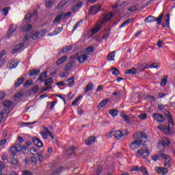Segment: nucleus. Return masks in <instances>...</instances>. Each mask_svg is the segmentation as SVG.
Masks as SVG:
<instances>
[{"instance_id":"obj_1","label":"nucleus","mask_w":175,"mask_h":175,"mask_svg":"<svg viewBox=\"0 0 175 175\" xmlns=\"http://www.w3.org/2000/svg\"><path fill=\"white\" fill-rule=\"evenodd\" d=\"M137 137L140 139L135 140L130 144V148L133 150V151L137 150V148L142 146L143 144V140H145L144 142L147 141V135L143 132H141L139 134H138Z\"/></svg>"},{"instance_id":"obj_2","label":"nucleus","mask_w":175,"mask_h":175,"mask_svg":"<svg viewBox=\"0 0 175 175\" xmlns=\"http://www.w3.org/2000/svg\"><path fill=\"white\" fill-rule=\"evenodd\" d=\"M163 12H162L159 17H155L152 16H149L146 18H145L144 21L145 23H154V21L157 22V25H161L162 24V18H163Z\"/></svg>"},{"instance_id":"obj_3","label":"nucleus","mask_w":175,"mask_h":175,"mask_svg":"<svg viewBox=\"0 0 175 175\" xmlns=\"http://www.w3.org/2000/svg\"><path fill=\"white\" fill-rule=\"evenodd\" d=\"M137 155L142 157L144 159H146L148 157H150V151L148 150L147 146H146V144L143 145L142 149L137 151Z\"/></svg>"},{"instance_id":"obj_4","label":"nucleus","mask_w":175,"mask_h":175,"mask_svg":"<svg viewBox=\"0 0 175 175\" xmlns=\"http://www.w3.org/2000/svg\"><path fill=\"white\" fill-rule=\"evenodd\" d=\"M152 117H153L154 120L155 121H157V122H165L166 121V118H165V116L161 113H152Z\"/></svg>"},{"instance_id":"obj_5","label":"nucleus","mask_w":175,"mask_h":175,"mask_svg":"<svg viewBox=\"0 0 175 175\" xmlns=\"http://www.w3.org/2000/svg\"><path fill=\"white\" fill-rule=\"evenodd\" d=\"M32 142L36 147H38V148H42L43 147V142L39 138L37 137H32Z\"/></svg>"},{"instance_id":"obj_6","label":"nucleus","mask_w":175,"mask_h":175,"mask_svg":"<svg viewBox=\"0 0 175 175\" xmlns=\"http://www.w3.org/2000/svg\"><path fill=\"white\" fill-rule=\"evenodd\" d=\"M16 29H17V26L15 25H12L8 31L7 38L8 39H10V38H12V35H13V33L16 32Z\"/></svg>"},{"instance_id":"obj_7","label":"nucleus","mask_w":175,"mask_h":175,"mask_svg":"<svg viewBox=\"0 0 175 175\" xmlns=\"http://www.w3.org/2000/svg\"><path fill=\"white\" fill-rule=\"evenodd\" d=\"M95 142H96V137L95 136L89 137L85 140L87 146H92V144H95Z\"/></svg>"},{"instance_id":"obj_8","label":"nucleus","mask_w":175,"mask_h":175,"mask_svg":"<svg viewBox=\"0 0 175 175\" xmlns=\"http://www.w3.org/2000/svg\"><path fill=\"white\" fill-rule=\"evenodd\" d=\"M158 128L160 131H164V132L168 135H173L174 133V132L170 131V126L167 127H166V126H159Z\"/></svg>"},{"instance_id":"obj_9","label":"nucleus","mask_w":175,"mask_h":175,"mask_svg":"<svg viewBox=\"0 0 175 175\" xmlns=\"http://www.w3.org/2000/svg\"><path fill=\"white\" fill-rule=\"evenodd\" d=\"M155 170L158 174H167L169 170L166 167H157L155 168Z\"/></svg>"},{"instance_id":"obj_10","label":"nucleus","mask_w":175,"mask_h":175,"mask_svg":"<svg viewBox=\"0 0 175 175\" xmlns=\"http://www.w3.org/2000/svg\"><path fill=\"white\" fill-rule=\"evenodd\" d=\"M101 6H91L90 8L89 9V12L90 14H95V13H98L100 10Z\"/></svg>"},{"instance_id":"obj_11","label":"nucleus","mask_w":175,"mask_h":175,"mask_svg":"<svg viewBox=\"0 0 175 175\" xmlns=\"http://www.w3.org/2000/svg\"><path fill=\"white\" fill-rule=\"evenodd\" d=\"M165 116L167 117V120H168L169 125H174V123L173 122V116L170 115V112L169 111H165Z\"/></svg>"},{"instance_id":"obj_12","label":"nucleus","mask_w":175,"mask_h":175,"mask_svg":"<svg viewBox=\"0 0 175 175\" xmlns=\"http://www.w3.org/2000/svg\"><path fill=\"white\" fill-rule=\"evenodd\" d=\"M17 151H20L19 149H17V148L14 147V146H12L10 148V155L11 157V158H14V157H16V154H17Z\"/></svg>"},{"instance_id":"obj_13","label":"nucleus","mask_w":175,"mask_h":175,"mask_svg":"<svg viewBox=\"0 0 175 175\" xmlns=\"http://www.w3.org/2000/svg\"><path fill=\"white\" fill-rule=\"evenodd\" d=\"M88 59V56L86 54H82L77 57V61H79V64H83V62H85Z\"/></svg>"},{"instance_id":"obj_14","label":"nucleus","mask_w":175,"mask_h":175,"mask_svg":"<svg viewBox=\"0 0 175 175\" xmlns=\"http://www.w3.org/2000/svg\"><path fill=\"white\" fill-rule=\"evenodd\" d=\"M113 136L116 140H121L122 136H124V133L121 131H117L113 133Z\"/></svg>"},{"instance_id":"obj_15","label":"nucleus","mask_w":175,"mask_h":175,"mask_svg":"<svg viewBox=\"0 0 175 175\" xmlns=\"http://www.w3.org/2000/svg\"><path fill=\"white\" fill-rule=\"evenodd\" d=\"M73 66H75V62H70L67 63V64L66 65V66L64 68L65 72L72 70V69L73 68Z\"/></svg>"},{"instance_id":"obj_16","label":"nucleus","mask_w":175,"mask_h":175,"mask_svg":"<svg viewBox=\"0 0 175 175\" xmlns=\"http://www.w3.org/2000/svg\"><path fill=\"white\" fill-rule=\"evenodd\" d=\"M18 64H20V62L18 60L12 59L11 60V62L10 63V68L14 69V68H17V65H18Z\"/></svg>"},{"instance_id":"obj_17","label":"nucleus","mask_w":175,"mask_h":175,"mask_svg":"<svg viewBox=\"0 0 175 175\" xmlns=\"http://www.w3.org/2000/svg\"><path fill=\"white\" fill-rule=\"evenodd\" d=\"M170 14H167L165 15V23H163L162 27L163 28H166V27H168L170 24Z\"/></svg>"},{"instance_id":"obj_18","label":"nucleus","mask_w":175,"mask_h":175,"mask_svg":"<svg viewBox=\"0 0 175 175\" xmlns=\"http://www.w3.org/2000/svg\"><path fill=\"white\" fill-rule=\"evenodd\" d=\"M39 73H40V70L33 69L29 71V76L32 77V76H37Z\"/></svg>"},{"instance_id":"obj_19","label":"nucleus","mask_w":175,"mask_h":175,"mask_svg":"<svg viewBox=\"0 0 175 175\" xmlns=\"http://www.w3.org/2000/svg\"><path fill=\"white\" fill-rule=\"evenodd\" d=\"M25 81V79L24 77L18 79V80L14 83L15 87H20L21 84L24 83Z\"/></svg>"},{"instance_id":"obj_20","label":"nucleus","mask_w":175,"mask_h":175,"mask_svg":"<svg viewBox=\"0 0 175 175\" xmlns=\"http://www.w3.org/2000/svg\"><path fill=\"white\" fill-rule=\"evenodd\" d=\"M46 77H47V72H42V73H41L40 75H39V77H38V81H42V82H43V81H44V79H46Z\"/></svg>"},{"instance_id":"obj_21","label":"nucleus","mask_w":175,"mask_h":175,"mask_svg":"<svg viewBox=\"0 0 175 175\" xmlns=\"http://www.w3.org/2000/svg\"><path fill=\"white\" fill-rule=\"evenodd\" d=\"M66 82L68 83V87H73L75 85V77L66 79Z\"/></svg>"},{"instance_id":"obj_22","label":"nucleus","mask_w":175,"mask_h":175,"mask_svg":"<svg viewBox=\"0 0 175 175\" xmlns=\"http://www.w3.org/2000/svg\"><path fill=\"white\" fill-rule=\"evenodd\" d=\"M102 28V23L97 25L92 30V35H95V33H98V31Z\"/></svg>"},{"instance_id":"obj_23","label":"nucleus","mask_w":175,"mask_h":175,"mask_svg":"<svg viewBox=\"0 0 175 175\" xmlns=\"http://www.w3.org/2000/svg\"><path fill=\"white\" fill-rule=\"evenodd\" d=\"M66 59H68L67 56H64V57H61L60 59H59L57 60L56 65H57V66H59V65H62V64H64V62H65V61H66Z\"/></svg>"},{"instance_id":"obj_24","label":"nucleus","mask_w":175,"mask_h":175,"mask_svg":"<svg viewBox=\"0 0 175 175\" xmlns=\"http://www.w3.org/2000/svg\"><path fill=\"white\" fill-rule=\"evenodd\" d=\"M167 75L161 77V87H165L166 85V83H167Z\"/></svg>"},{"instance_id":"obj_25","label":"nucleus","mask_w":175,"mask_h":175,"mask_svg":"<svg viewBox=\"0 0 175 175\" xmlns=\"http://www.w3.org/2000/svg\"><path fill=\"white\" fill-rule=\"evenodd\" d=\"M64 170V167H59L58 168H56L53 172L52 173L53 175H59L61 174L62 172V170Z\"/></svg>"},{"instance_id":"obj_26","label":"nucleus","mask_w":175,"mask_h":175,"mask_svg":"<svg viewBox=\"0 0 175 175\" xmlns=\"http://www.w3.org/2000/svg\"><path fill=\"white\" fill-rule=\"evenodd\" d=\"M55 3V0H46L45 6L46 8H51Z\"/></svg>"},{"instance_id":"obj_27","label":"nucleus","mask_w":175,"mask_h":175,"mask_svg":"<svg viewBox=\"0 0 175 175\" xmlns=\"http://www.w3.org/2000/svg\"><path fill=\"white\" fill-rule=\"evenodd\" d=\"M72 49H73V46L69 45L66 46L65 48H63L62 52L63 53V54H66V53H69V51H70Z\"/></svg>"},{"instance_id":"obj_28","label":"nucleus","mask_w":175,"mask_h":175,"mask_svg":"<svg viewBox=\"0 0 175 175\" xmlns=\"http://www.w3.org/2000/svg\"><path fill=\"white\" fill-rule=\"evenodd\" d=\"M93 88H94V83H88L85 90V93L87 94L88 92H90V91H92Z\"/></svg>"},{"instance_id":"obj_29","label":"nucleus","mask_w":175,"mask_h":175,"mask_svg":"<svg viewBox=\"0 0 175 175\" xmlns=\"http://www.w3.org/2000/svg\"><path fill=\"white\" fill-rule=\"evenodd\" d=\"M114 57H116V51L111 52L108 54L107 58L108 61H114Z\"/></svg>"},{"instance_id":"obj_30","label":"nucleus","mask_w":175,"mask_h":175,"mask_svg":"<svg viewBox=\"0 0 175 175\" xmlns=\"http://www.w3.org/2000/svg\"><path fill=\"white\" fill-rule=\"evenodd\" d=\"M137 70L135 68L127 69L125 70V75H136Z\"/></svg>"},{"instance_id":"obj_31","label":"nucleus","mask_w":175,"mask_h":175,"mask_svg":"<svg viewBox=\"0 0 175 175\" xmlns=\"http://www.w3.org/2000/svg\"><path fill=\"white\" fill-rule=\"evenodd\" d=\"M9 10H10V7H5L3 9L1 10V13L3 16H6L9 14Z\"/></svg>"},{"instance_id":"obj_32","label":"nucleus","mask_w":175,"mask_h":175,"mask_svg":"<svg viewBox=\"0 0 175 175\" xmlns=\"http://www.w3.org/2000/svg\"><path fill=\"white\" fill-rule=\"evenodd\" d=\"M24 47V43H20L17 44L13 49V53H17L18 50H21V49H23Z\"/></svg>"},{"instance_id":"obj_33","label":"nucleus","mask_w":175,"mask_h":175,"mask_svg":"<svg viewBox=\"0 0 175 175\" xmlns=\"http://www.w3.org/2000/svg\"><path fill=\"white\" fill-rule=\"evenodd\" d=\"M163 159H165V162H170V156L161 153L159 154Z\"/></svg>"},{"instance_id":"obj_34","label":"nucleus","mask_w":175,"mask_h":175,"mask_svg":"<svg viewBox=\"0 0 175 175\" xmlns=\"http://www.w3.org/2000/svg\"><path fill=\"white\" fill-rule=\"evenodd\" d=\"M161 144L163 146V147H167L169 146V144H170V141L167 139V138H164L162 140Z\"/></svg>"},{"instance_id":"obj_35","label":"nucleus","mask_w":175,"mask_h":175,"mask_svg":"<svg viewBox=\"0 0 175 175\" xmlns=\"http://www.w3.org/2000/svg\"><path fill=\"white\" fill-rule=\"evenodd\" d=\"M108 103H109V99L103 100L98 104V107H99L100 109H102V107H103V106H106V105H107Z\"/></svg>"},{"instance_id":"obj_36","label":"nucleus","mask_w":175,"mask_h":175,"mask_svg":"<svg viewBox=\"0 0 175 175\" xmlns=\"http://www.w3.org/2000/svg\"><path fill=\"white\" fill-rule=\"evenodd\" d=\"M132 21H133V18H129L128 20H126V21H124L120 27V28H122L124 27H126V25H128V24H131V23H132Z\"/></svg>"},{"instance_id":"obj_37","label":"nucleus","mask_w":175,"mask_h":175,"mask_svg":"<svg viewBox=\"0 0 175 175\" xmlns=\"http://www.w3.org/2000/svg\"><path fill=\"white\" fill-rule=\"evenodd\" d=\"M111 70L112 71V75H114L115 76H120V75H121V73H120V70L116 68L113 67L111 68Z\"/></svg>"},{"instance_id":"obj_38","label":"nucleus","mask_w":175,"mask_h":175,"mask_svg":"<svg viewBox=\"0 0 175 175\" xmlns=\"http://www.w3.org/2000/svg\"><path fill=\"white\" fill-rule=\"evenodd\" d=\"M68 2H69V0H62L60 2V3H59L57 5L58 9H61V8L65 6Z\"/></svg>"},{"instance_id":"obj_39","label":"nucleus","mask_w":175,"mask_h":175,"mask_svg":"<svg viewBox=\"0 0 175 175\" xmlns=\"http://www.w3.org/2000/svg\"><path fill=\"white\" fill-rule=\"evenodd\" d=\"M113 16H114V14L111 12L107 14L104 16V20L105 21H109V20H110Z\"/></svg>"},{"instance_id":"obj_40","label":"nucleus","mask_w":175,"mask_h":175,"mask_svg":"<svg viewBox=\"0 0 175 175\" xmlns=\"http://www.w3.org/2000/svg\"><path fill=\"white\" fill-rule=\"evenodd\" d=\"M83 6V3H79L72 8V11L77 12L80 8Z\"/></svg>"},{"instance_id":"obj_41","label":"nucleus","mask_w":175,"mask_h":175,"mask_svg":"<svg viewBox=\"0 0 175 175\" xmlns=\"http://www.w3.org/2000/svg\"><path fill=\"white\" fill-rule=\"evenodd\" d=\"M82 98H83V96H79L77 97L75 99V100L72 103L71 105L76 106V105H77V103L79 102V100H80Z\"/></svg>"},{"instance_id":"obj_42","label":"nucleus","mask_w":175,"mask_h":175,"mask_svg":"<svg viewBox=\"0 0 175 175\" xmlns=\"http://www.w3.org/2000/svg\"><path fill=\"white\" fill-rule=\"evenodd\" d=\"M109 114H111V116H112L113 117H117V116L118 115V111H117L116 109H111L109 111Z\"/></svg>"},{"instance_id":"obj_43","label":"nucleus","mask_w":175,"mask_h":175,"mask_svg":"<svg viewBox=\"0 0 175 175\" xmlns=\"http://www.w3.org/2000/svg\"><path fill=\"white\" fill-rule=\"evenodd\" d=\"M30 29H32L31 25H26L24 27H23V31H25V32H28V31H30Z\"/></svg>"},{"instance_id":"obj_44","label":"nucleus","mask_w":175,"mask_h":175,"mask_svg":"<svg viewBox=\"0 0 175 175\" xmlns=\"http://www.w3.org/2000/svg\"><path fill=\"white\" fill-rule=\"evenodd\" d=\"M3 105L5 107H10V106L13 105V101L8 100L3 103Z\"/></svg>"},{"instance_id":"obj_45","label":"nucleus","mask_w":175,"mask_h":175,"mask_svg":"<svg viewBox=\"0 0 175 175\" xmlns=\"http://www.w3.org/2000/svg\"><path fill=\"white\" fill-rule=\"evenodd\" d=\"M85 50H86L87 55H90V53H93L94 52V46H90L88 49H86Z\"/></svg>"},{"instance_id":"obj_46","label":"nucleus","mask_w":175,"mask_h":175,"mask_svg":"<svg viewBox=\"0 0 175 175\" xmlns=\"http://www.w3.org/2000/svg\"><path fill=\"white\" fill-rule=\"evenodd\" d=\"M140 170H141L142 173H143L144 175H150L148 174V171H147V170L146 169V167L144 166H142L140 167Z\"/></svg>"},{"instance_id":"obj_47","label":"nucleus","mask_w":175,"mask_h":175,"mask_svg":"<svg viewBox=\"0 0 175 175\" xmlns=\"http://www.w3.org/2000/svg\"><path fill=\"white\" fill-rule=\"evenodd\" d=\"M32 17V15L31 14V13L27 14L25 17V21L26 23H29V21H31V18Z\"/></svg>"},{"instance_id":"obj_48","label":"nucleus","mask_w":175,"mask_h":175,"mask_svg":"<svg viewBox=\"0 0 175 175\" xmlns=\"http://www.w3.org/2000/svg\"><path fill=\"white\" fill-rule=\"evenodd\" d=\"M53 78H49L44 81V85H50V84H53Z\"/></svg>"},{"instance_id":"obj_49","label":"nucleus","mask_w":175,"mask_h":175,"mask_svg":"<svg viewBox=\"0 0 175 175\" xmlns=\"http://www.w3.org/2000/svg\"><path fill=\"white\" fill-rule=\"evenodd\" d=\"M19 150H20V151H22L24 153L28 152V151H29V149L28 148V146H24L22 148H20Z\"/></svg>"},{"instance_id":"obj_50","label":"nucleus","mask_w":175,"mask_h":175,"mask_svg":"<svg viewBox=\"0 0 175 175\" xmlns=\"http://www.w3.org/2000/svg\"><path fill=\"white\" fill-rule=\"evenodd\" d=\"M64 29V27H59L54 30V35H58V33H60L62 32V30Z\"/></svg>"},{"instance_id":"obj_51","label":"nucleus","mask_w":175,"mask_h":175,"mask_svg":"<svg viewBox=\"0 0 175 175\" xmlns=\"http://www.w3.org/2000/svg\"><path fill=\"white\" fill-rule=\"evenodd\" d=\"M61 18H62V15H58L53 21V23H59L61 21Z\"/></svg>"},{"instance_id":"obj_52","label":"nucleus","mask_w":175,"mask_h":175,"mask_svg":"<svg viewBox=\"0 0 175 175\" xmlns=\"http://www.w3.org/2000/svg\"><path fill=\"white\" fill-rule=\"evenodd\" d=\"M39 38V32H36L35 33H33L31 36V39H33V40H38Z\"/></svg>"},{"instance_id":"obj_53","label":"nucleus","mask_w":175,"mask_h":175,"mask_svg":"<svg viewBox=\"0 0 175 175\" xmlns=\"http://www.w3.org/2000/svg\"><path fill=\"white\" fill-rule=\"evenodd\" d=\"M32 92H33L34 94H36V92H38L39 91V86L38 85H35L31 89Z\"/></svg>"},{"instance_id":"obj_54","label":"nucleus","mask_w":175,"mask_h":175,"mask_svg":"<svg viewBox=\"0 0 175 175\" xmlns=\"http://www.w3.org/2000/svg\"><path fill=\"white\" fill-rule=\"evenodd\" d=\"M147 68H148V66L147 64H146L145 66L142 64L139 66V70H144V69H147Z\"/></svg>"},{"instance_id":"obj_55","label":"nucleus","mask_w":175,"mask_h":175,"mask_svg":"<svg viewBox=\"0 0 175 175\" xmlns=\"http://www.w3.org/2000/svg\"><path fill=\"white\" fill-rule=\"evenodd\" d=\"M80 23H82V21H80L75 24V25L74 26V28L72 29V32H75V31H76L77 28H79V27H80Z\"/></svg>"},{"instance_id":"obj_56","label":"nucleus","mask_w":175,"mask_h":175,"mask_svg":"<svg viewBox=\"0 0 175 175\" xmlns=\"http://www.w3.org/2000/svg\"><path fill=\"white\" fill-rule=\"evenodd\" d=\"M149 68H150V69H152L153 68H159V64H157V63H153V64H150V65L149 66Z\"/></svg>"},{"instance_id":"obj_57","label":"nucleus","mask_w":175,"mask_h":175,"mask_svg":"<svg viewBox=\"0 0 175 175\" xmlns=\"http://www.w3.org/2000/svg\"><path fill=\"white\" fill-rule=\"evenodd\" d=\"M139 118H140V120H146L147 118V114L146 113H141L139 116Z\"/></svg>"},{"instance_id":"obj_58","label":"nucleus","mask_w":175,"mask_h":175,"mask_svg":"<svg viewBox=\"0 0 175 175\" xmlns=\"http://www.w3.org/2000/svg\"><path fill=\"white\" fill-rule=\"evenodd\" d=\"M106 137H107V139H111V137L113 136V131H111L109 132H108L106 135H105Z\"/></svg>"},{"instance_id":"obj_59","label":"nucleus","mask_w":175,"mask_h":175,"mask_svg":"<svg viewBox=\"0 0 175 175\" xmlns=\"http://www.w3.org/2000/svg\"><path fill=\"white\" fill-rule=\"evenodd\" d=\"M162 44H163V40H159L158 42H157V46L159 49H162Z\"/></svg>"},{"instance_id":"obj_60","label":"nucleus","mask_w":175,"mask_h":175,"mask_svg":"<svg viewBox=\"0 0 175 175\" xmlns=\"http://www.w3.org/2000/svg\"><path fill=\"white\" fill-rule=\"evenodd\" d=\"M109 35H110V33H109L108 31H106L103 35V39H107V38H109Z\"/></svg>"},{"instance_id":"obj_61","label":"nucleus","mask_w":175,"mask_h":175,"mask_svg":"<svg viewBox=\"0 0 175 175\" xmlns=\"http://www.w3.org/2000/svg\"><path fill=\"white\" fill-rule=\"evenodd\" d=\"M135 10H137V8H136V6H132L131 8H128L129 12H135Z\"/></svg>"},{"instance_id":"obj_62","label":"nucleus","mask_w":175,"mask_h":175,"mask_svg":"<svg viewBox=\"0 0 175 175\" xmlns=\"http://www.w3.org/2000/svg\"><path fill=\"white\" fill-rule=\"evenodd\" d=\"M40 133L44 139H47L49 137L47 133H46L44 131H42Z\"/></svg>"},{"instance_id":"obj_63","label":"nucleus","mask_w":175,"mask_h":175,"mask_svg":"<svg viewBox=\"0 0 175 175\" xmlns=\"http://www.w3.org/2000/svg\"><path fill=\"white\" fill-rule=\"evenodd\" d=\"M33 17H34L35 20H38V10H35L33 12Z\"/></svg>"},{"instance_id":"obj_64","label":"nucleus","mask_w":175,"mask_h":175,"mask_svg":"<svg viewBox=\"0 0 175 175\" xmlns=\"http://www.w3.org/2000/svg\"><path fill=\"white\" fill-rule=\"evenodd\" d=\"M31 163H33V165H36L37 159L35 157H31Z\"/></svg>"}]
</instances>
